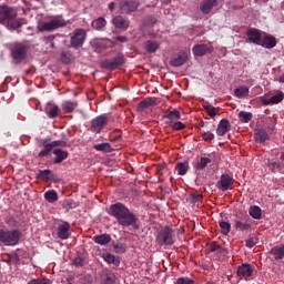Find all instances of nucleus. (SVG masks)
<instances>
[{"mask_svg":"<svg viewBox=\"0 0 284 284\" xmlns=\"http://www.w3.org/2000/svg\"><path fill=\"white\" fill-rule=\"evenodd\" d=\"M109 214L118 221V224L121 225V227L139 230V217L134 212L130 211L125 204L121 202L112 204L109 209Z\"/></svg>","mask_w":284,"mask_h":284,"instance_id":"1","label":"nucleus"},{"mask_svg":"<svg viewBox=\"0 0 284 284\" xmlns=\"http://www.w3.org/2000/svg\"><path fill=\"white\" fill-rule=\"evenodd\" d=\"M155 243L160 247H172L176 243V235L174 230L170 226H164L158 231Z\"/></svg>","mask_w":284,"mask_h":284,"instance_id":"2","label":"nucleus"},{"mask_svg":"<svg viewBox=\"0 0 284 284\" xmlns=\"http://www.w3.org/2000/svg\"><path fill=\"white\" fill-rule=\"evenodd\" d=\"M19 241H21V231L0 229V243H3V245H19Z\"/></svg>","mask_w":284,"mask_h":284,"instance_id":"3","label":"nucleus"},{"mask_svg":"<svg viewBox=\"0 0 284 284\" xmlns=\"http://www.w3.org/2000/svg\"><path fill=\"white\" fill-rule=\"evenodd\" d=\"M125 63V57L123 55V53H119L116 57L112 58V59H105L104 61H102L100 63V68H102V70H118V68H121V65H123Z\"/></svg>","mask_w":284,"mask_h":284,"instance_id":"4","label":"nucleus"},{"mask_svg":"<svg viewBox=\"0 0 284 284\" xmlns=\"http://www.w3.org/2000/svg\"><path fill=\"white\" fill-rule=\"evenodd\" d=\"M87 32L85 29H75L70 38L71 48L79 50L85 43Z\"/></svg>","mask_w":284,"mask_h":284,"instance_id":"5","label":"nucleus"},{"mask_svg":"<svg viewBox=\"0 0 284 284\" xmlns=\"http://www.w3.org/2000/svg\"><path fill=\"white\" fill-rule=\"evenodd\" d=\"M17 19V9L8 4H0V23H7Z\"/></svg>","mask_w":284,"mask_h":284,"instance_id":"6","label":"nucleus"},{"mask_svg":"<svg viewBox=\"0 0 284 284\" xmlns=\"http://www.w3.org/2000/svg\"><path fill=\"white\" fill-rule=\"evenodd\" d=\"M110 119L108 118V115L102 114L99 115L97 118H94L93 120H91V125L89 128V130L91 132H94L95 134H99L103 128H105V125H108Z\"/></svg>","mask_w":284,"mask_h":284,"instance_id":"7","label":"nucleus"},{"mask_svg":"<svg viewBox=\"0 0 284 284\" xmlns=\"http://www.w3.org/2000/svg\"><path fill=\"white\" fill-rule=\"evenodd\" d=\"M64 26H65V20L57 17V18H53L49 22L42 23L40 26V30H41V32H52L54 30H59V28H64Z\"/></svg>","mask_w":284,"mask_h":284,"instance_id":"8","label":"nucleus"},{"mask_svg":"<svg viewBox=\"0 0 284 284\" xmlns=\"http://www.w3.org/2000/svg\"><path fill=\"white\" fill-rule=\"evenodd\" d=\"M120 14H131V12H136L139 10V1L134 0H122L119 3Z\"/></svg>","mask_w":284,"mask_h":284,"instance_id":"9","label":"nucleus"},{"mask_svg":"<svg viewBox=\"0 0 284 284\" xmlns=\"http://www.w3.org/2000/svg\"><path fill=\"white\" fill-rule=\"evenodd\" d=\"M11 54L14 61H23V59H26V54H28V47L23 43H17L13 47Z\"/></svg>","mask_w":284,"mask_h":284,"instance_id":"10","label":"nucleus"},{"mask_svg":"<svg viewBox=\"0 0 284 284\" xmlns=\"http://www.w3.org/2000/svg\"><path fill=\"white\" fill-rule=\"evenodd\" d=\"M233 185L234 178H232L230 174H222L220 181L217 182V190L226 192V190H232Z\"/></svg>","mask_w":284,"mask_h":284,"instance_id":"11","label":"nucleus"},{"mask_svg":"<svg viewBox=\"0 0 284 284\" xmlns=\"http://www.w3.org/2000/svg\"><path fill=\"white\" fill-rule=\"evenodd\" d=\"M70 223L61 221V223L58 224V239H61V241H68V239H70Z\"/></svg>","mask_w":284,"mask_h":284,"instance_id":"12","label":"nucleus"},{"mask_svg":"<svg viewBox=\"0 0 284 284\" xmlns=\"http://www.w3.org/2000/svg\"><path fill=\"white\" fill-rule=\"evenodd\" d=\"M112 24L116 30L125 32V30L130 28V20H128V18H123V16H115L112 18Z\"/></svg>","mask_w":284,"mask_h":284,"instance_id":"13","label":"nucleus"},{"mask_svg":"<svg viewBox=\"0 0 284 284\" xmlns=\"http://www.w3.org/2000/svg\"><path fill=\"white\" fill-rule=\"evenodd\" d=\"M214 52V48L207 44H195L193 47L194 57H205V54H212Z\"/></svg>","mask_w":284,"mask_h":284,"instance_id":"14","label":"nucleus"},{"mask_svg":"<svg viewBox=\"0 0 284 284\" xmlns=\"http://www.w3.org/2000/svg\"><path fill=\"white\" fill-rule=\"evenodd\" d=\"M246 37L250 43H254V45H261L263 36L261 34V31L258 29H254V28L248 29L246 31Z\"/></svg>","mask_w":284,"mask_h":284,"instance_id":"15","label":"nucleus"},{"mask_svg":"<svg viewBox=\"0 0 284 284\" xmlns=\"http://www.w3.org/2000/svg\"><path fill=\"white\" fill-rule=\"evenodd\" d=\"M219 6V0H203L200 3V12L202 14H210L214 8Z\"/></svg>","mask_w":284,"mask_h":284,"instance_id":"16","label":"nucleus"},{"mask_svg":"<svg viewBox=\"0 0 284 284\" xmlns=\"http://www.w3.org/2000/svg\"><path fill=\"white\" fill-rule=\"evenodd\" d=\"M232 130V124H230V120L222 119L216 128V134L217 136H225L226 132H230Z\"/></svg>","mask_w":284,"mask_h":284,"instance_id":"17","label":"nucleus"},{"mask_svg":"<svg viewBox=\"0 0 284 284\" xmlns=\"http://www.w3.org/2000/svg\"><path fill=\"white\" fill-rule=\"evenodd\" d=\"M44 112L49 119H57L61 114V109H59V105L48 102Z\"/></svg>","mask_w":284,"mask_h":284,"instance_id":"18","label":"nucleus"},{"mask_svg":"<svg viewBox=\"0 0 284 284\" xmlns=\"http://www.w3.org/2000/svg\"><path fill=\"white\" fill-rule=\"evenodd\" d=\"M276 39L272 34H266L262 38L260 45L265 48L266 50H272V48H276Z\"/></svg>","mask_w":284,"mask_h":284,"instance_id":"19","label":"nucleus"},{"mask_svg":"<svg viewBox=\"0 0 284 284\" xmlns=\"http://www.w3.org/2000/svg\"><path fill=\"white\" fill-rule=\"evenodd\" d=\"M237 276H241L242 278H250L252 274H254V270L252 268V265L250 264H242L236 270Z\"/></svg>","mask_w":284,"mask_h":284,"instance_id":"20","label":"nucleus"},{"mask_svg":"<svg viewBox=\"0 0 284 284\" xmlns=\"http://www.w3.org/2000/svg\"><path fill=\"white\" fill-rule=\"evenodd\" d=\"M154 105H156V98H146L138 104L136 110L138 112H144V110H148V108H152Z\"/></svg>","mask_w":284,"mask_h":284,"instance_id":"21","label":"nucleus"},{"mask_svg":"<svg viewBox=\"0 0 284 284\" xmlns=\"http://www.w3.org/2000/svg\"><path fill=\"white\" fill-rule=\"evenodd\" d=\"M162 119L165 121H179L181 119V112L176 109H169L163 113Z\"/></svg>","mask_w":284,"mask_h":284,"instance_id":"22","label":"nucleus"},{"mask_svg":"<svg viewBox=\"0 0 284 284\" xmlns=\"http://www.w3.org/2000/svg\"><path fill=\"white\" fill-rule=\"evenodd\" d=\"M53 154L55 155L53 163L57 165H59V163H63V161L70 156V153H68V151H63L62 149H54Z\"/></svg>","mask_w":284,"mask_h":284,"instance_id":"23","label":"nucleus"},{"mask_svg":"<svg viewBox=\"0 0 284 284\" xmlns=\"http://www.w3.org/2000/svg\"><path fill=\"white\" fill-rule=\"evenodd\" d=\"M93 30H98V32H103L105 27L108 26V20L105 18L100 17L91 22Z\"/></svg>","mask_w":284,"mask_h":284,"instance_id":"24","label":"nucleus"},{"mask_svg":"<svg viewBox=\"0 0 284 284\" xmlns=\"http://www.w3.org/2000/svg\"><path fill=\"white\" fill-rule=\"evenodd\" d=\"M185 61H187V55L178 54L171 58L170 65H172L173 68H181V65H184Z\"/></svg>","mask_w":284,"mask_h":284,"instance_id":"25","label":"nucleus"},{"mask_svg":"<svg viewBox=\"0 0 284 284\" xmlns=\"http://www.w3.org/2000/svg\"><path fill=\"white\" fill-rule=\"evenodd\" d=\"M102 258L109 265H115V267H119V265H121V258L116 255H113L112 253L103 254Z\"/></svg>","mask_w":284,"mask_h":284,"instance_id":"26","label":"nucleus"},{"mask_svg":"<svg viewBox=\"0 0 284 284\" xmlns=\"http://www.w3.org/2000/svg\"><path fill=\"white\" fill-rule=\"evenodd\" d=\"M254 139L256 143H265L267 139H270V134H267V131H265V129H257L255 131Z\"/></svg>","mask_w":284,"mask_h":284,"instance_id":"27","label":"nucleus"},{"mask_svg":"<svg viewBox=\"0 0 284 284\" xmlns=\"http://www.w3.org/2000/svg\"><path fill=\"white\" fill-rule=\"evenodd\" d=\"M94 243L98 245H108L112 241V236L108 233L95 235L93 237Z\"/></svg>","mask_w":284,"mask_h":284,"instance_id":"28","label":"nucleus"},{"mask_svg":"<svg viewBox=\"0 0 284 284\" xmlns=\"http://www.w3.org/2000/svg\"><path fill=\"white\" fill-rule=\"evenodd\" d=\"M38 179L41 181H54V173L50 169L41 170L38 173Z\"/></svg>","mask_w":284,"mask_h":284,"instance_id":"29","label":"nucleus"},{"mask_svg":"<svg viewBox=\"0 0 284 284\" xmlns=\"http://www.w3.org/2000/svg\"><path fill=\"white\" fill-rule=\"evenodd\" d=\"M165 125H169L170 128H172L175 132H179L181 130H185L186 125L185 123L181 122V121H173V120H166Z\"/></svg>","mask_w":284,"mask_h":284,"instance_id":"30","label":"nucleus"},{"mask_svg":"<svg viewBox=\"0 0 284 284\" xmlns=\"http://www.w3.org/2000/svg\"><path fill=\"white\" fill-rule=\"evenodd\" d=\"M159 48H161V44H159V42H156V41L148 40L144 43V49L150 54L156 52L159 50Z\"/></svg>","mask_w":284,"mask_h":284,"instance_id":"31","label":"nucleus"},{"mask_svg":"<svg viewBox=\"0 0 284 284\" xmlns=\"http://www.w3.org/2000/svg\"><path fill=\"white\" fill-rule=\"evenodd\" d=\"M79 106V103L72 101H64L62 103V110L65 114H72L74 110Z\"/></svg>","mask_w":284,"mask_h":284,"instance_id":"32","label":"nucleus"},{"mask_svg":"<svg viewBox=\"0 0 284 284\" xmlns=\"http://www.w3.org/2000/svg\"><path fill=\"white\" fill-rule=\"evenodd\" d=\"M209 252H216L217 254H222L223 256H225V254H227V248L221 246L219 243L216 242H212L209 245Z\"/></svg>","mask_w":284,"mask_h":284,"instance_id":"33","label":"nucleus"},{"mask_svg":"<svg viewBox=\"0 0 284 284\" xmlns=\"http://www.w3.org/2000/svg\"><path fill=\"white\" fill-rule=\"evenodd\" d=\"M189 168L190 164L187 162H178L175 165V170L180 176H185V174H187Z\"/></svg>","mask_w":284,"mask_h":284,"instance_id":"34","label":"nucleus"},{"mask_svg":"<svg viewBox=\"0 0 284 284\" xmlns=\"http://www.w3.org/2000/svg\"><path fill=\"white\" fill-rule=\"evenodd\" d=\"M93 150H97L98 152H114V149L108 142L94 144Z\"/></svg>","mask_w":284,"mask_h":284,"instance_id":"35","label":"nucleus"},{"mask_svg":"<svg viewBox=\"0 0 284 284\" xmlns=\"http://www.w3.org/2000/svg\"><path fill=\"white\" fill-rule=\"evenodd\" d=\"M44 199L48 203H57V201H59V194L54 190L47 191L44 193Z\"/></svg>","mask_w":284,"mask_h":284,"instance_id":"36","label":"nucleus"},{"mask_svg":"<svg viewBox=\"0 0 284 284\" xmlns=\"http://www.w3.org/2000/svg\"><path fill=\"white\" fill-rule=\"evenodd\" d=\"M234 93L237 99H243V97H247L250 94V88L246 85L239 87L235 89Z\"/></svg>","mask_w":284,"mask_h":284,"instance_id":"37","label":"nucleus"},{"mask_svg":"<svg viewBox=\"0 0 284 284\" xmlns=\"http://www.w3.org/2000/svg\"><path fill=\"white\" fill-rule=\"evenodd\" d=\"M248 214L250 216H252V219H255L256 221H261L262 219L261 209L256 205L250 207Z\"/></svg>","mask_w":284,"mask_h":284,"instance_id":"38","label":"nucleus"},{"mask_svg":"<svg viewBox=\"0 0 284 284\" xmlns=\"http://www.w3.org/2000/svg\"><path fill=\"white\" fill-rule=\"evenodd\" d=\"M212 160L210 158H200L195 165V170H205L206 165H210Z\"/></svg>","mask_w":284,"mask_h":284,"instance_id":"39","label":"nucleus"},{"mask_svg":"<svg viewBox=\"0 0 284 284\" xmlns=\"http://www.w3.org/2000/svg\"><path fill=\"white\" fill-rule=\"evenodd\" d=\"M252 229V224L247 222H243L241 220H235V230H241L247 232V230Z\"/></svg>","mask_w":284,"mask_h":284,"instance_id":"40","label":"nucleus"},{"mask_svg":"<svg viewBox=\"0 0 284 284\" xmlns=\"http://www.w3.org/2000/svg\"><path fill=\"white\" fill-rule=\"evenodd\" d=\"M219 225H220L221 234H223V236H227V234H230V231L232 230V224L225 221H221Z\"/></svg>","mask_w":284,"mask_h":284,"instance_id":"41","label":"nucleus"},{"mask_svg":"<svg viewBox=\"0 0 284 284\" xmlns=\"http://www.w3.org/2000/svg\"><path fill=\"white\" fill-rule=\"evenodd\" d=\"M113 252L115 254H125L126 246L123 243H112Z\"/></svg>","mask_w":284,"mask_h":284,"instance_id":"42","label":"nucleus"},{"mask_svg":"<svg viewBox=\"0 0 284 284\" xmlns=\"http://www.w3.org/2000/svg\"><path fill=\"white\" fill-rule=\"evenodd\" d=\"M239 119L242 123H250V121H252V113L250 112H245V111H241L239 113Z\"/></svg>","mask_w":284,"mask_h":284,"instance_id":"43","label":"nucleus"},{"mask_svg":"<svg viewBox=\"0 0 284 284\" xmlns=\"http://www.w3.org/2000/svg\"><path fill=\"white\" fill-rule=\"evenodd\" d=\"M7 26L10 30H19V28H21V26H23V22H21V20H9L7 22Z\"/></svg>","mask_w":284,"mask_h":284,"instance_id":"44","label":"nucleus"},{"mask_svg":"<svg viewBox=\"0 0 284 284\" xmlns=\"http://www.w3.org/2000/svg\"><path fill=\"white\" fill-rule=\"evenodd\" d=\"M284 99L283 91H277V93L273 97H271L272 105H277V103H281Z\"/></svg>","mask_w":284,"mask_h":284,"instance_id":"45","label":"nucleus"},{"mask_svg":"<svg viewBox=\"0 0 284 284\" xmlns=\"http://www.w3.org/2000/svg\"><path fill=\"white\" fill-rule=\"evenodd\" d=\"M60 60L62 63H70V61H72V53L70 51L61 52Z\"/></svg>","mask_w":284,"mask_h":284,"instance_id":"46","label":"nucleus"},{"mask_svg":"<svg viewBox=\"0 0 284 284\" xmlns=\"http://www.w3.org/2000/svg\"><path fill=\"white\" fill-rule=\"evenodd\" d=\"M91 47L95 48V50H103V48H105V44H103L102 40L94 39L91 41Z\"/></svg>","mask_w":284,"mask_h":284,"instance_id":"47","label":"nucleus"},{"mask_svg":"<svg viewBox=\"0 0 284 284\" xmlns=\"http://www.w3.org/2000/svg\"><path fill=\"white\" fill-rule=\"evenodd\" d=\"M202 141H205L206 143H210V141H214V133L210 131H204L202 133Z\"/></svg>","mask_w":284,"mask_h":284,"instance_id":"48","label":"nucleus"},{"mask_svg":"<svg viewBox=\"0 0 284 284\" xmlns=\"http://www.w3.org/2000/svg\"><path fill=\"white\" fill-rule=\"evenodd\" d=\"M27 284H52V281L48 280V278H32L31 281H29Z\"/></svg>","mask_w":284,"mask_h":284,"instance_id":"49","label":"nucleus"},{"mask_svg":"<svg viewBox=\"0 0 284 284\" xmlns=\"http://www.w3.org/2000/svg\"><path fill=\"white\" fill-rule=\"evenodd\" d=\"M205 111L207 112L209 116H211V119H214V116H216V108L207 105L205 106Z\"/></svg>","mask_w":284,"mask_h":284,"instance_id":"50","label":"nucleus"},{"mask_svg":"<svg viewBox=\"0 0 284 284\" xmlns=\"http://www.w3.org/2000/svg\"><path fill=\"white\" fill-rule=\"evenodd\" d=\"M42 145H43L44 150H45L49 154H50V152H52V150H54V144H53V142L48 143V141L44 140V141L42 142Z\"/></svg>","mask_w":284,"mask_h":284,"instance_id":"51","label":"nucleus"},{"mask_svg":"<svg viewBox=\"0 0 284 284\" xmlns=\"http://www.w3.org/2000/svg\"><path fill=\"white\" fill-rule=\"evenodd\" d=\"M175 284H194V282L190 277H179Z\"/></svg>","mask_w":284,"mask_h":284,"instance_id":"52","label":"nucleus"},{"mask_svg":"<svg viewBox=\"0 0 284 284\" xmlns=\"http://www.w3.org/2000/svg\"><path fill=\"white\" fill-rule=\"evenodd\" d=\"M268 170H272L273 172H276L281 170V163L278 162H268Z\"/></svg>","mask_w":284,"mask_h":284,"instance_id":"53","label":"nucleus"},{"mask_svg":"<svg viewBox=\"0 0 284 284\" xmlns=\"http://www.w3.org/2000/svg\"><path fill=\"white\" fill-rule=\"evenodd\" d=\"M165 168H166L165 164H158V165H155V173L159 176H163V172H165Z\"/></svg>","mask_w":284,"mask_h":284,"instance_id":"54","label":"nucleus"},{"mask_svg":"<svg viewBox=\"0 0 284 284\" xmlns=\"http://www.w3.org/2000/svg\"><path fill=\"white\" fill-rule=\"evenodd\" d=\"M53 143V148H67L68 146V142L63 141V140H55L52 141Z\"/></svg>","mask_w":284,"mask_h":284,"instance_id":"55","label":"nucleus"},{"mask_svg":"<svg viewBox=\"0 0 284 284\" xmlns=\"http://www.w3.org/2000/svg\"><path fill=\"white\" fill-rule=\"evenodd\" d=\"M101 284H114V275L108 274L104 280H102Z\"/></svg>","mask_w":284,"mask_h":284,"instance_id":"56","label":"nucleus"},{"mask_svg":"<svg viewBox=\"0 0 284 284\" xmlns=\"http://www.w3.org/2000/svg\"><path fill=\"white\" fill-rule=\"evenodd\" d=\"M245 245L250 248L254 247L256 245V242H254V237H248L246 241H245Z\"/></svg>","mask_w":284,"mask_h":284,"instance_id":"57","label":"nucleus"},{"mask_svg":"<svg viewBox=\"0 0 284 284\" xmlns=\"http://www.w3.org/2000/svg\"><path fill=\"white\" fill-rule=\"evenodd\" d=\"M73 265H75L77 267H83V258L77 257V258L73 261Z\"/></svg>","mask_w":284,"mask_h":284,"instance_id":"58","label":"nucleus"},{"mask_svg":"<svg viewBox=\"0 0 284 284\" xmlns=\"http://www.w3.org/2000/svg\"><path fill=\"white\" fill-rule=\"evenodd\" d=\"M192 200L194 201V203H201V201H203V195H201V194H197V195L193 194L192 195Z\"/></svg>","mask_w":284,"mask_h":284,"instance_id":"59","label":"nucleus"},{"mask_svg":"<svg viewBox=\"0 0 284 284\" xmlns=\"http://www.w3.org/2000/svg\"><path fill=\"white\" fill-rule=\"evenodd\" d=\"M115 41H119L120 43H128V37L118 36V37H115Z\"/></svg>","mask_w":284,"mask_h":284,"instance_id":"60","label":"nucleus"},{"mask_svg":"<svg viewBox=\"0 0 284 284\" xmlns=\"http://www.w3.org/2000/svg\"><path fill=\"white\" fill-rule=\"evenodd\" d=\"M38 156H39L40 159H43V158H45V156H50V153L47 152L45 149H43V150H41V151L39 152Z\"/></svg>","mask_w":284,"mask_h":284,"instance_id":"61","label":"nucleus"},{"mask_svg":"<svg viewBox=\"0 0 284 284\" xmlns=\"http://www.w3.org/2000/svg\"><path fill=\"white\" fill-rule=\"evenodd\" d=\"M262 103H263L264 105H272V98H270V99H264V100L262 101Z\"/></svg>","mask_w":284,"mask_h":284,"instance_id":"62","label":"nucleus"},{"mask_svg":"<svg viewBox=\"0 0 284 284\" xmlns=\"http://www.w3.org/2000/svg\"><path fill=\"white\" fill-rule=\"evenodd\" d=\"M114 2H110L109 3V10H110V12H113L114 11Z\"/></svg>","mask_w":284,"mask_h":284,"instance_id":"63","label":"nucleus"},{"mask_svg":"<svg viewBox=\"0 0 284 284\" xmlns=\"http://www.w3.org/2000/svg\"><path fill=\"white\" fill-rule=\"evenodd\" d=\"M278 82H280V83H284V74H282V75L278 78Z\"/></svg>","mask_w":284,"mask_h":284,"instance_id":"64","label":"nucleus"}]
</instances>
